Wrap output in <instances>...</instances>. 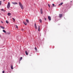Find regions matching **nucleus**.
<instances>
[{"mask_svg":"<svg viewBox=\"0 0 73 73\" xmlns=\"http://www.w3.org/2000/svg\"><path fill=\"white\" fill-rule=\"evenodd\" d=\"M19 4L22 9H24V7L23 6V5H22L21 3L20 2H19Z\"/></svg>","mask_w":73,"mask_h":73,"instance_id":"f257e3e1","label":"nucleus"},{"mask_svg":"<svg viewBox=\"0 0 73 73\" xmlns=\"http://www.w3.org/2000/svg\"><path fill=\"white\" fill-rule=\"evenodd\" d=\"M11 6V4H10V2H8V3L7 5V8L8 9H9L10 8Z\"/></svg>","mask_w":73,"mask_h":73,"instance_id":"f03ea898","label":"nucleus"},{"mask_svg":"<svg viewBox=\"0 0 73 73\" xmlns=\"http://www.w3.org/2000/svg\"><path fill=\"white\" fill-rule=\"evenodd\" d=\"M28 53L29 52V50H26L25 51V53L26 55H28Z\"/></svg>","mask_w":73,"mask_h":73,"instance_id":"7ed1b4c3","label":"nucleus"},{"mask_svg":"<svg viewBox=\"0 0 73 73\" xmlns=\"http://www.w3.org/2000/svg\"><path fill=\"white\" fill-rule=\"evenodd\" d=\"M59 17H60V18H61V17H62V14H60L59 15Z\"/></svg>","mask_w":73,"mask_h":73,"instance_id":"20e7f679","label":"nucleus"},{"mask_svg":"<svg viewBox=\"0 0 73 73\" xmlns=\"http://www.w3.org/2000/svg\"><path fill=\"white\" fill-rule=\"evenodd\" d=\"M12 3L14 5H16V4H18L16 2H12Z\"/></svg>","mask_w":73,"mask_h":73,"instance_id":"39448f33","label":"nucleus"},{"mask_svg":"<svg viewBox=\"0 0 73 73\" xmlns=\"http://www.w3.org/2000/svg\"><path fill=\"white\" fill-rule=\"evenodd\" d=\"M35 27L36 29H37V26H36V24L35 23Z\"/></svg>","mask_w":73,"mask_h":73,"instance_id":"423d86ee","label":"nucleus"},{"mask_svg":"<svg viewBox=\"0 0 73 73\" xmlns=\"http://www.w3.org/2000/svg\"><path fill=\"white\" fill-rule=\"evenodd\" d=\"M40 11L41 14H42L43 13L42 12V9H40Z\"/></svg>","mask_w":73,"mask_h":73,"instance_id":"0eeeda50","label":"nucleus"},{"mask_svg":"<svg viewBox=\"0 0 73 73\" xmlns=\"http://www.w3.org/2000/svg\"><path fill=\"white\" fill-rule=\"evenodd\" d=\"M23 23L24 24H25V25H27V23H26V22H23Z\"/></svg>","mask_w":73,"mask_h":73,"instance_id":"6e6552de","label":"nucleus"},{"mask_svg":"<svg viewBox=\"0 0 73 73\" xmlns=\"http://www.w3.org/2000/svg\"><path fill=\"white\" fill-rule=\"evenodd\" d=\"M7 15H8V16H11V13H8Z\"/></svg>","mask_w":73,"mask_h":73,"instance_id":"1a4fd4ad","label":"nucleus"},{"mask_svg":"<svg viewBox=\"0 0 73 73\" xmlns=\"http://www.w3.org/2000/svg\"><path fill=\"white\" fill-rule=\"evenodd\" d=\"M38 31H40V26H38Z\"/></svg>","mask_w":73,"mask_h":73,"instance_id":"9d476101","label":"nucleus"},{"mask_svg":"<svg viewBox=\"0 0 73 73\" xmlns=\"http://www.w3.org/2000/svg\"><path fill=\"white\" fill-rule=\"evenodd\" d=\"M3 32H4V33H7V32L5 31V30H3Z\"/></svg>","mask_w":73,"mask_h":73,"instance_id":"9b49d317","label":"nucleus"},{"mask_svg":"<svg viewBox=\"0 0 73 73\" xmlns=\"http://www.w3.org/2000/svg\"><path fill=\"white\" fill-rule=\"evenodd\" d=\"M22 59H23V57H21L20 58V60H19L20 61L21 60H22Z\"/></svg>","mask_w":73,"mask_h":73,"instance_id":"f8f14e48","label":"nucleus"},{"mask_svg":"<svg viewBox=\"0 0 73 73\" xmlns=\"http://www.w3.org/2000/svg\"><path fill=\"white\" fill-rule=\"evenodd\" d=\"M26 21L27 23H29V20L28 19L26 20Z\"/></svg>","mask_w":73,"mask_h":73,"instance_id":"ddd939ff","label":"nucleus"},{"mask_svg":"<svg viewBox=\"0 0 73 73\" xmlns=\"http://www.w3.org/2000/svg\"><path fill=\"white\" fill-rule=\"evenodd\" d=\"M1 28H2V29H5V27L3 26H1Z\"/></svg>","mask_w":73,"mask_h":73,"instance_id":"4468645a","label":"nucleus"},{"mask_svg":"<svg viewBox=\"0 0 73 73\" xmlns=\"http://www.w3.org/2000/svg\"><path fill=\"white\" fill-rule=\"evenodd\" d=\"M11 69H13V65H11Z\"/></svg>","mask_w":73,"mask_h":73,"instance_id":"2eb2a0df","label":"nucleus"},{"mask_svg":"<svg viewBox=\"0 0 73 73\" xmlns=\"http://www.w3.org/2000/svg\"><path fill=\"white\" fill-rule=\"evenodd\" d=\"M6 23H7V24H9V22H8V21L7 20L6 21Z\"/></svg>","mask_w":73,"mask_h":73,"instance_id":"dca6fc26","label":"nucleus"},{"mask_svg":"<svg viewBox=\"0 0 73 73\" xmlns=\"http://www.w3.org/2000/svg\"><path fill=\"white\" fill-rule=\"evenodd\" d=\"M15 26L16 27V28H17V29H18V26H17V25H15Z\"/></svg>","mask_w":73,"mask_h":73,"instance_id":"f3484780","label":"nucleus"},{"mask_svg":"<svg viewBox=\"0 0 73 73\" xmlns=\"http://www.w3.org/2000/svg\"><path fill=\"white\" fill-rule=\"evenodd\" d=\"M48 19H51V17H50V16H49L48 17Z\"/></svg>","mask_w":73,"mask_h":73,"instance_id":"a211bd4d","label":"nucleus"},{"mask_svg":"<svg viewBox=\"0 0 73 73\" xmlns=\"http://www.w3.org/2000/svg\"><path fill=\"white\" fill-rule=\"evenodd\" d=\"M35 50L36 51V50H37V48L36 47H35Z\"/></svg>","mask_w":73,"mask_h":73,"instance_id":"6ab92c4d","label":"nucleus"},{"mask_svg":"<svg viewBox=\"0 0 73 73\" xmlns=\"http://www.w3.org/2000/svg\"><path fill=\"white\" fill-rule=\"evenodd\" d=\"M2 2V1H0V5H1V4Z\"/></svg>","mask_w":73,"mask_h":73,"instance_id":"aec40b11","label":"nucleus"},{"mask_svg":"<svg viewBox=\"0 0 73 73\" xmlns=\"http://www.w3.org/2000/svg\"><path fill=\"white\" fill-rule=\"evenodd\" d=\"M60 5H62V4H63V3H60Z\"/></svg>","mask_w":73,"mask_h":73,"instance_id":"412c9836","label":"nucleus"},{"mask_svg":"<svg viewBox=\"0 0 73 73\" xmlns=\"http://www.w3.org/2000/svg\"><path fill=\"white\" fill-rule=\"evenodd\" d=\"M39 21L40 23H42V21L40 19Z\"/></svg>","mask_w":73,"mask_h":73,"instance_id":"4be33fe9","label":"nucleus"},{"mask_svg":"<svg viewBox=\"0 0 73 73\" xmlns=\"http://www.w3.org/2000/svg\"><path fill=\"white\" fill-rule=\"evenodd\" d=\"M48 5L49 8H50V5H49V4H48Z\"/></svg>","mask_w":73,"mask_h":73,"instance_id":"5701e85b","label":"nucleus"},{"mask_svg":"<svg viewBox=\"0 0 73 73\" xmlns=\"http://www.w3.org/2000/svg\"><path fill=\"white\" fill-rule=\"evenodd\" d=\"M13 20L14 21L13 22L15 21V19H13Z\"/></svg>","mask_w":73,"mask_h":73,"instance_id":"b1692460","label":"nucleus"},{"mask_svg":"<svg viewBox=\"0 0 73 73\" xmlns=\"http://www.w3.org/2000/svg\"><path fill=\"white\" fill-rule=\"evenodd\" d=\"M1 11H4V9H1Z\"/></svg>","mask_w":73,"mask_h":73,"instance_id":"393cba45","label":"nucleus"},{"mask_svg":"<svg viewBox=\"0 0 73 73\" xmlns=\"http://www.w3.org/2000/svg\"><path fill=\"white\" fill-rule=\"evenodd\" d=\"M52 5H53V7H54V4L53 3Z\"/></svg>","mask_w":73,"mask_h":73,"instance_id":"a878e982","label":"nucleus"},{"mask_svg":"<svg viewBox=\"0 0 73 73\" xmlns=\"http://www.w3.org/2000/svg\"><path fill=\"white\" fill-rule=\"evenodd\" d=\"M48 19L49 20V21H50L51 20V19Z\"/></svg>","mask_w":73,"mask_h":73,"instance_id":"bb28decb","label":"nucleus"},{"mask_svg":"<svg viewBox=\"0 0 73 73\" xmlns=\"http://www.w3.org/2000/svg\"><path fill=\"white\" fill-rule=\"evenodd\" d=\"M5 73L4 71H3L2 72V73Z\"/></svg>","mask_w":73,"mask_h":73,"instance_id":"cd10ccee","label":"nucleus"},{"mask_svg":"<svg viewBox=\"0 0 73 73\" xmlns=\"http://www.w3.org/2000/svg\"><path fill=\"white\" fill-rule=\"evenodd\" d=\"M44 19L45 20V21H46V19Z\"/></svg>","mask_w":73,"mask_h":73,"instance_id":"c85d7f7f","label":"nucleus"},{"mask_svg":"<svg viewBox=\"0 0 73 73\" xmlns=\"http://www.w3.org/2000/svg\"><path fill=\"white\" fill-rule=\"evenodd\" d=\"M1 23H3V21H1Z\"/></svg>","mask_w":73,"mask_h":73,"instance_id":"c756f323","label":"nucleus"},{"mask_svg":"<svg viewBox=\"0 0 73 73\" xmlns=\"http://www.w3.org/2000/svg\"><path fill=\"white\" fill-rule=\"evenodd\" d=\"M8 34L9 35V34H10V33H8Z\"/></svg>","mask_w":73,"mask_h":73,"instance_id":"7c9ffc66","label":"nucleus"},{"mask_svg":"<svg viewBox=\"0 0 73 73\" xmlns=\"http://www.w3.org/2000/svg\"><path fill=\"white\" fill-rule=\"evenodd\" d=\"M3 1H5V0H3Z\"/></svg>","mask_w":73,"mask_h":73,"instance_id":"2f4dec72","label":"nucleus"},{"mask_svg":"<svg viewBox=\"0 0 73 73\" xmlns=\"http://www.w3.org/2000/svg\"><path fill=\"white\" fill-rule=\"evenodd\" d=\"M4 11V12H5V11L4 10V11Z\"/></svg>","mask_w":73,"mask_h":73,"instance_id":"473e14b6","label":"nucleus"},{"mask_svg":"<svg viewBox=\"0 0 73 73\" xmlns=\"http://www.w3.org/2000/svg\"><path fill=\"white\" fill-rule=\"evenodd\" d=\"M72 1H70V2H71V3H72Z\"/></svg>","mask_w":73,"mask_h":73,"instance_id":"72a5a7b5","label":"nucleus"},{"mask_svg":"<svg viewBox=\"0 0 73 73\" xmlns=\"http://www.w3.org/2000/svg\"><path fill=\"white\" fill-rule=\"evenodd\" d=\"M19 64H20V62H19Z\"/></svg>","mask_w":73,"mask_h":73,"instance_id":"f704fd0d","label":"nucleus"},{"mask_svg":"<svg viewBox=\"0 0 73 73\" xmlns=\"http://www.w3.org/2000/svg\"><path fill=\"white\" fill-rule=\"evenodd\" d=\"M1 37V35H0V37Z\"/></svg>","mask_w":73,"mask_h":73,"instance_id":"c9c22d12","label":"nucleus"},{"mask_svg":"<svg viewBox=\"0 0 73 73\" xmlns=\"http://www.w3.org/2000/svg\"><path fill=\"white\" fill-rule=\"evenodd\" d=\"M54 7H56V5H55V6H54Z\"/></svg>","mask_w":73,"mask_h":73,"instance_id":"e433bc0d","label":"nucleus"},{"mask_svg":"<svg viewBox=\"0 0 73 73\" xmlns=\"http://www.w3.org/2000/svg\"><path fill=\"white\" fill-rule=\"evenodd\" d=\"M12 19H14V18H13Z\"/></svg>","mask_w":73,"mask_h":73,"instance_id":"4c0bfd02","label":"nucleus"},{"mask_svg":"<svg viewBox=\"0 0 73 73\" xmlns=\"http://www.w3.org/2000/svg\"><path fill=\"white\" fill-rule=\"evenodd\" d=\"M0 15H1V14H0Z\"/></svg>","mask_w":73,"mask_h":73,"instance_id":"58836bf2","label":"nucleus"}]
</instances>
